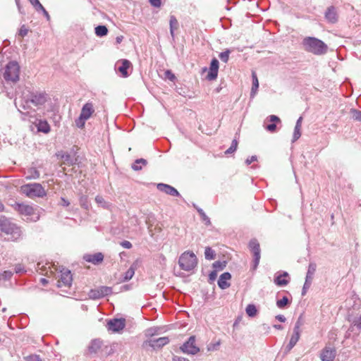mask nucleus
Returning <instances> with one entry per match:
<instances>
[{
  "label": "nucleus",
  "mask_w": 361,
  "mask_h": 361,
  "mask_svg": "<svg viewBox=\"0 0 361 361\" xmlns=\"http://www.w3.org/2000/svg\"><path fill=\"white\" fill-rule=\"evenodd\" d=\"M48 95L43 92H31L29 89L25 88L23 90L20 94H17L15 99V105L18 111L23 113L31 108V104L37 106L44 104L47 100Z\"/></svg>",
  "instance_id": "1"
},
{
  "label": "nucleus",
  "mask_w": 361,
  "mask_h": 361,
  "mask_svg": "<svg viewBox=\"0 0 361 361\" xmlns=\"http://www.w3.org/2000/svg\"><path fill=\"white\" fill-rule=\"evenodd\" d=\"M0 233L6 240L16 241L22 238L21 228L8 219H0Z\"/></svg>",
  "instance_id": "2"
},
{
  "label": "nucleus",
  "mask_w": 361,
  "mask_h": 361,
  "mask_svg": "<svg viewBox=\"0 0 361 361\" xmlns=\"http://www.w3.org/2000/svg\"><path fill=\"white\" fill-rule=\"evenodd\" d=\"M305 51L315 55H322L327 51V45L322 40L312 37H307L302 40Z\"/></svg>",
  "instance_id": "3"
},
{
  "label": "nucleus",
  "mask_w": 361,
  "mask_h": 361,
  "mask_svg": "<svg viewBox=\"0 0 361 361\" xmlns=\"http://www.w3.org/2000/svg\"><path fill=\"white\" fill-rule=\"evenodd\" d=\"M4 79L8 82H16L19 80L20 66L16 61H10L6 67L1 70Z\"/></svg>",
  "instance_id": "4"
},
{
  "label": "nucleus",
  "mask_w": 361,
  "mask_h": 361,
  "mask_svg": "<svg viewBox=\"0 0 361 361\" xmlns=\"http://www.w3.org/2000/svg\"><path fill=\"white\" fill-rule=\"evenodd\" d=\"M178 264L181 269L190 271L194 269L197 264V257L192 252L185 251L179 257Z\"/></svg>",
  "instance_id": "5"
},
{
  "label": "nucleus",
  "mask_w": 361,
  "mask_h": 361,
  "mask_svg": "<svg viewBox=\"0 0 361 361\" xmlns=\"http://www.w3.org/2000/svg\"><path fill=\"white\" fill-rule=\"evenodd\" d=\"M20 192L25 195L27 197H43L46 195V191L40 183H29L23 185L20 187Z\"/></svg>",
  "instance_id": "6"
},
{
  "label": "nucleus",
  "mask_w": 361,
  "mask_h": 361,
  "mask_svg": "<svg viewBox=\"0 0 361 361\" xmlns=\"http://www.w3.org/2000/svg\"><path fill=\"white\" fill-rule=\"evenodd\" d=\"M14 208L20 214L30 217L31 220L37 221L39 219V215H35L34 208L29 204L17 203Z\"/></svg>",
  "instance_id": "7"
},
{
  "label": "nucleus",
  "mask_w": 361,
  "mask_h": 361,
  "mask_svg": "<svg viewBox=\"0 0 361 361\" xmlns=\"http://www.w3.org/2000/svg\"><path fill=\"white\" fill-rule=\"evenodd\" d=\"M112 293V288L109 286H100L95 289H92L89 292V297L91 299L97 300L104 296L111 295Z\"/></svg>",
  "instance_id": "8"
},
{
  "label": "nucleus",
  "mask_w": 361,
  "mask_h": 361,
  "mask_svg": "<svg viewBox=\"0 0 361 361\" xmlns=\"http://www.w3.org/2000/svg\"><path fill=\"white\" fill-rule=\"evenodd\" d=\"M73 277L71 271L63 268L60 270V276L58 280V287H70L72 284Z\"/></svg>",
  "instance_id": "9"
},
{
  "label": "nucleus",
  "mask_w": 361,
  "mask_h": 361,
  "mask_svg": "<svg viewBox=\"0 0 361 361\" xmlns=\"http://www.w3.org/2000/svg\"><path fill=\"white\" fill-rule=\"evenodd\" d=\"M249 248L253 253V269H255L261 258L259 243L256 239H252L249 243Z\"/></svg>",
  "instance_id": "10"
},
{
  "label": "nucleus",
  "mask_w": 361,
  "mask_h": 361,
  "mask_svg": "<svg viewBox=\"0 0 361 361\" xmlns=\"http://www.w3.org/2000/svg\"><path fill=\"white\" fill-rule=\"evenodd\" d=\"M183 353L189 355H196L200 348L195 345V337L190 336L188 340L180 347Z\"/></svg>",
  "instance_id": "11"
},
{
  "label": "nucleus",
  "mask_w": 361,
  "mask_h": 361,
  "mask_svg": "<svg viewBox=\"0 0 361 361\" xmlns=\"http://www.w3.org/2000/svg\"><path fill=\"white\" fill-rule=\"evenodd\" d=\"M316 268H317V265L315 263H314V262L310 263L308 269H307V275H306L305 282L304 283L303 288H302V295H303L305 294L306 289H308L311 286L313 276L316 271Z\"/></svg>",
  "instance_id": "12"
},
{
  "label": "nucleus",
  "mask_w": 361,
  "mask_h": 361,
  "mask_svg": "<svg viewBox=\"0 0 361 361\" xmlns=\"http://www.w3.org/2000/svg\"><path fill=\"white\" fill-rule=\"evenodd\" d=\"M126 326L125 319H113L108 322L107 329L113 332H118L124 329Z\"/></svg>",
  "instance_id": "13"
},
{
  "label": "nucleus",
  "mask_w": 361,
  "mask_h": 361,
  "mask_svg": "<svg viewBox=\"0 0 361 361\" xmlns=\"http://www.w3.org/2000/svg\"><path fill=\"white\" fill-rule=\"evenodd\" d=\"M276 123H281V119L275 115L269 116L264 120L265 129L270 133H274L276 130Z\"/></svg>",
  "instance_id": "14"
},
{
  "label": "nucleus",
  "mask_w": 361,
  "mask_h": 361,
  "mask_svg": "<svg viewBox=\"0 0 361 361\" xmlns=\"http://www.w3.org/2000/svg\"><path fill=\"white\" fill-rule=\"evenodd\" d=\"M336 349L331 346H326L322 351L320 357L322 361H333L336 357Z\"/></svg>",
  "instance_id": "15"
},
{
  "label": "nucleus",
  "mask_w": 361,
  "mask_h": 361,
  "mask_svg": "<svg viewBox=\"0 0 361 361\" xmlns=\"http://www.w3.org/2000/svg\"><path fill=\"white\" fill-rule=\"evenodd\" d=\"M169 343V338L166 336L158 338H152L147 341L148 345L153 348H160Z\"/></svg>",
  "instance_id": "16"
},
{
  "label": "nucleus",
  "mask_w": 361,
  "mask_h": 361,
  "mask_svg": "<svg viewBox=\"0 0 361 361\" xmlns=\"http://www.w3.org/2000/svg\"><path fill=\"white\" fill-rule=\"evenodd\" d=\"M157 188L159 190H160L167 195H171L173 197L180 196V193L178 192V191L175 188H173L169 185L164 184V183H158L157 185Z\"/></svg>",
  "instance_id": "17"
},
{
  "label": "nucleus",
  "mask_w": 361,
  "mask_h": 361,
  "mask_svg": "<svg viewBox=\"0 0 361 361\" xmlns=\"http://www.w3.org/2000/svg\"><path fill=\"white\" fill-rule=\"evenodd\" d=\"M219 70V61L216 59H213L210 63L209 71L207 74V78L209 80H215L218 75Z\"/></svg>",
  "instance_id": "18"
},
{
  "label": "nucleus",
  "mask_w": 361,
  "mask_h": 361,
  "mask_svg": "<svg viewBox=\"0 0 361 361\" xmlns=\"http://www.w3.org/2000/svg\"><path fill=\"white\" fill-rule=\"evenodd\" d=\"M118 71L122 74L123 77H128V69L130 67L131 63L127 59H121L117 61L116 64Z\"/></svg>",
  "instance_id": "19"
},
{
  "label": "nucleus",
  "mask_w": 361,
  "mask_h": 361,
  "mask_svg": "<svg viewBox=\"0 0 361 361\" xmlns=\"http://www.w3.org/2000/svg\"><path fill=\"white\" fill-rule=\"evenodd\" d=\"M94 107L92 102H87L83 105L80 111V116L88 120L94 113Z\"/></svg>",
  "instance_id": "20"
},
{
  "label": "nucleus",
  "mask_w": 361,
  "mask_h": 361,
  "mask_svg": "<svg viewBox=\"0 0 361 361\" xmlns=\"http://www.w3.org/2000/svg\"><path fill=\"white\" fill-rule=\"evenodd\" d=\"M85 261L97 264L102 262L104 259V255L101 252H97L93 255H86L84 256Z\"/></svg>",
  "instance_id": "21"
},
{
  "label": "nucleus",
  "mask_w": 361,
  "mask_h": 361,
  "mask_svg": "<svg viewBox=\"0 0 361 361\" xmlns=\"http://www.w3.org/2000/svg\"><path fill=\"white\" fill-rule=\"evenodd\" d=\"M231 278V275L228 272H224L222 274L218 281V285L221 289H226L230 286V283L228 282Z\"/></svg>",
  "instance_id": "22"
},
{
  "label": "nucleus",
  "mask_w": 361,
  "mask_h": 361,
  "mask_svg": "<svg viewBox=\"0 0 361 361\" xmlns=\"http://www.w3.org/2000/svg\"><path fill=\"white\" fill-rule=\"evenodd\" d=\"M103 348V343L102 341L99 339L93 340L90 346H89V351L91 353H98L102 352V349Z\"/></svg>",
  "instance_id": "23"
},
{
  "label": "nucleus",
  "mask_w": 361,
  "mask_h": 361,
  "mask_svg": "<svg viewBox=\"0 0 361 361\" xmlns=\"http://www.w3.org/2000/svg\"><path fill=\"white\" fill-rule=\"evenodd\" d=\"M288 276V274L283 272L282 274H279L275 277L274 283L279 286H285L289 283L288 279H286Z\"/></svg>",
  "instance_id": "24"
},
{
  "label": "nucleus",
  "mask_w": 361,
  "mask_h": 361,
  "mask_svg": "<svg viewBox=\"0 0 361 361\" xmlns=\"http://www.w3.org/2000/svg\"><path fill=\"white\" fill-rule=\"evenodd\" d=\"M300 331H293V335L291 336L290 341L286 347V349L287 351H290L296 345L297 342L300 339Z\"/></svg>",
  "instance_id": "25"
},
{
  "label": "nucleus",
  "mask_w": 361,
  "mask_h": 361,
  "mask_svg": "<svg viewBox=\"0 0 361 361\" xmlns=\"http://www.w3.org/2000/svg\"><path fill=\"white\" fill-rule=\"evenodd\" d=\"M302 116L299 117V118L297 120V122H296V124L295 126V129H294V132H293V140H292L293 142L298 140L300 138V137L301 136L300 129H301V126H302Z\"/></svg>",
  "instance_id": "26"
},
{
  "label": "nucleus",
  "mask_w": 361,
  "mask_h": 361,
  "mask_svg": "<svg viewBox=\"0 0 361 361\" xmlns=\"http://www.w3.org/2000/svg\"><path fill=\"white\" fill-rule=\"evenodd\" d=\"M326 19L331 23H334L337 20L336 13L334 8L331 7L327 9L325 13Z\"/></svg>",
  "instance_id": "27"
},
{
  "label": "nucleus",
  "mask_w": 361,
  "mask_h": 361,
  "mask_svg": "<svg viewBox=\"0 0 361 361\" xmlns=\"http://www.w3.org/2000/svg\"><path fill=\"white\" fill-rule=\"evenodd\" d=\"M169 26H170V34L171 35V37L173 39H174V37H175L174 30H176L178 27V22L174 16H170Z\"/></svg>",
  "instance_id": "28"
},
{
  "label": "nucleus",
  "mask_w": 361,
  "mask_h": 361,
  "mask_svg": "<svg viewBox=\"0 0 361 361\" xmlns=\"http://www.w3.org/2000/svg\"><path fill=\"white\" fill-rule=\"evenodd\" d=\"M95 202L97 204L99 207H101L106 209H110L111 208V203L109 202H106L104 198L101 195H97L95 197Z\"/></svg>",
  "instance_id": "29"
},
{
  "label": "nucleus",
  "mask_w": 361,
  "mask_h": 361,
  "mask_svg": "<svg viewBox=\"0 0 361 361\" xmlns=\"http://www.w3.org/2000/svg\"><path fill=\"white\" fill-rule=\"evenodd\" d=\"M26 174L27 180L37 179L39 178L40 176L39 172L37 171L36 168L34 167L28 169Z\"/></svg>",
  "instance_id": "30"
},
{
  "label": "nucleus",
  "mask_w": 361,
  "mask_h": 361,
  "mask_svg": "<svg viewBox=\"0 0 361 361\" xmlns=\"http://www.w3.org/2000/svg\"><path fill=\"white\" fill-rule=\"evenodd\" d=\"M37 126L39 132L48 133L50 131V126L46 121L39 120Z\"/></svg>",
  "instance_id": "31"
},
{
  "label": "nucleus",
  "mask_w": 361,
  "mask_h": 361,
  "mask_svg": "<svg viewBox=\"0 0 361 361\" xmlns=\"http://www.w3.org/2000/svg\"><path fill=\"white\" fill-rule=\"evenodd\" d=\"M116 345L115 343L110 345H103L101 355L104 356H109L113 354L116 350Z\"/></svg>",
  "instance_id": "32"
},
{
  "label": "nucleus",
  "mask_w": 361,
  "mask_h": 361,
  "mask_svg": "<svg viewBox=\"0 0 361 361\" xmlns=\"http://www.w3.org/2000/svg\"><path fill=\"white\" fill-rule=\"evenodd\" d=\"M147 161L145 159H136L134 164L132 165V169L135 171H140L142 169V166H146Z\"/></svg>",
  "instance_id": "33"
},
{
  "label": "nucleus",
  "mask_w": 361,
  "mask_h": 361,
  "mask_svg": "<svg viewBox=\"0 0 361 361\" xmlns=\"http://www.w3.org/2000/svg\"><path fill=\"white\" fill-rule=\"evenodd\" d=\"M252 90H251V96L254 97L257 91L258 87H259V82H258L257 75L255 72H252Z\"/></svg>",
  "instance_id": "34"
},
{
  "label": "nucleus",
  "mask_w": 361,
  "mask_h": 361,
  "mask_svg": "<svg viewBox=\"0 0 361 361\" xmlns=\"http://www.w3.org/2000/svg\"><path fill=\"white\" fill-rule=\"evenodd\" d=\"M108 33V29L105 25H98L95 27V34L98 37H104Z\"/></svg>",
  "instance_id": "35"
},
{
  "label": "nucleus",
  "mask_w": 361,
  "mask_h": 361,
  "mask_svg": "<svg viewBox=\"0 0 361 361\" xmlns=\"http://www.w3.org/2000/svg\"><path fill=\"white\" fill-rule=\"evenodd\" d=\"M80 205L86 210H88L90 207V203L89 202V200L87 196L82 195L80 197Z\"/></svg>",
  "instance_id": "36"
},
{
  "label": "nucleus",
  "mask_w": 361,
  "mask_h": 361,
  "mask_svg": "<svg viewBox=\"0 0 361 361\" xmlns=\"http://www.w3.org/2000/svg\"><path fill=\"white\" fill-rule=\"evenodd\" d=\"M246 314L251 317H255L257 314V308L255 305L250 304L246 307Z\"/></svg>",
  "instance_id": "37"
},
{
  "label": "nucleus",
  "mask_w": 361,
  "mask_h": 361,
  "mask_svg": "<svg viewBox=\"0 0 361 361\" xmlns=\"http://www.w3.org/2000/svg\"><path fill=\"white\" fill-rule=\"evenodd\" d=\"M215 255V252L210 247H207L205 248L204 256L207 259H214Z\"/></svg>",
  "instance_id": "38"
},
{
  "label": "nucleus",
  "mask_w": 361,
  "mask_h": 361,
  "mask_svg": "<svg viewBox=\"0 0 361 361\" xmlns=\"http://www.w3.org/2000/svg\"><path fill=\"white\" fill-rule=\"evenodd\" d=\"M289 303H290V301L286 296H283L282 299L278 300L276 301V305L280 309L284 308Z\"/></svg>",
  "instance_id": "39"
},
{
  "label": "nucleus",
  "mask_w": 361,
  "mask_h": 361,
  "mask_svg": "<svg viewBox=\"0 0 361 361\" xmlns=\"http://www.w3.org/2000/svg\"><path fill=\"white\" fill-rule=\"evenodd\" d=\"M135 274V269L130 267L127 271L124 274L123 279L125 281H129L133 278Z\"/></svg>",
  "instance_id": "40"
},
{
  "label": "nucleus",
  "mask_w": 361,
  "mask_h": 361,
  "mask_svg": "<svg viewBox=\"0 0 361 361\" xmlns=\"http://www.w3.org/2000/svg\"><path fill=\"white\" fill-rule=\"evenodd\" d=\"M350 114L352 118L357 121H359L361 123V111L356 110V109H351L350 110Z\"/></svg>",
  "instance_id": "41"
},
{
  "label": "nucleus",
  "mask_w": 361,
  "mask_h": 361,
  "mask_svg": "<svg viewBox=\"0 0 361 361\" xmlns=\"http://www.w3.org/2000/svg\"><path fill=\"white\" fill-rule=\"evenodd\" d=\"M198 213L200 214L202 220L204 222L206 225H209L211 224L209 218L206 215L204 211L202 209H197Z\"/></svg>",
  "instance_id": "42"
},
{
  "label": "nucleus",
  "mask_w": 361,
  "mask_h": 361,
  "mask_svg": "<svg viewBox=\"0 0 361 361\" xmlns=\"http://www.w3.org/2000/svg\"><path fill=\"white\" fill-rule=\"evenodd\" d=\"M213 267L216 270H223L226 267V262L216 261L213 264Z\"/></svg>",
  "instance_id": "43"
},
{
  "label": "nucleus",
  "mask_w": 361,
  "mask_h": 361,
  "mask_svg": "<svg viewBox=\"0 0 361 361\" xmlns=\"http://www.w3.org/2000/svg\"><path fill=\"white\" fill-rule=\"evenodd\" d=\"M86 121L87 120L80 115V116L75 120V123L78 128H82L85 126Z\"/></svg>",
  "instance_id": "44"
},
{
  "label": "nucleus",
  "mask_w": 361,
  "mask_h": 361,
  "mask_svg": "<svg viewBox=\"0 0 361 361\" xmlns=\"http://www.w3.org/2000/svg\"><path fill=\"white\" fill-rule=\"evenodd\" d=\"M237 146H238V141L235 139H234L232 141L231 147L225 152V153L226 154H232L233 152H234L236 150Z\"/></svg>",
  "instance_id": "45"
},
{
  "label": "nucleus",
  "mask_w": 361,
  "mask_h": 361,
  "mask_svg": "<svg viewBox=\"0 0 361 361\" xmlns=\"http://www.w3.org/2000/svg\"><path fill=\"white\" fill-rule=\"evenodd\" d=\"M220 345H221L220 341H218L216 343H211L207 346V350L208 351H215V350H217L219 349Z\"/></svg>",
  "instance_id": "46"
},
{
  "label": "nucleus",
  "mask_w": 361,
  "mask_h": 361,
  "mask_svg": "<svg viewBox=\"0 0 361 361\" xmlns=\"http://www.w3.org/2000/svg\"><path fill=\"white\" fill-rule=\"evenodd\" d=\"M62 159L63 160L64 164H67L68 165L73 164V159L71 157V156L68 154H65L62 155Z\"/></svg>",
  "instance_id": "47"
},
{
  "label": "nucleus",
  "mask_w": 361,
  "mask_h": 361,
  "mask_svg": "<svg viewBox=\"0 0 361 361\" xmlns=\"http://www.w3.org/2000/svg\"><path fill=\"white\" fill-rule=\"evenodd\" d=\"M229 54H230V51L229 50H226L225 51H223L221 52L220 54H219V58L220 59L226 63L228 60V58H229Z\"/></svg>",
  "instance_id": "48"
},
{
  "label": "nucleus",
  "mask_w": 361,
  "mask_h": 361,
  "mask_svg": "<svg viewBox=\"0 0 361 361\" xmlns=\"http://www.w3.org/2000/svg\"><path fill=\"white\" fill-rule=\"evenodd\" d=\"M302 324H303V321H302V317L300 316L298 319L297 322H295V326L293 328V331H300V327L302 326Z\"/></svg>",
  "instance_id": "49"
},
{
  "label": "nucleus",
  "mask_w": 361,
  "mask_h": 361,
  "mask_svg": "<svg viewBox=\"0 0 361 361\" xmlns=\"http://www.w3.org/2000/svg\"><path fill=\"white\" fill-rule=\"evenodd\" d=\"M26 361H41L39 356L31 355L25 357Z\"/></svg>",
  "instance_id": "50"
},
{
  "label": "nucleus",
  "mask_w": 361,
  "mask_h": 361,
  "mask_svg": "<svg viewBox=\"0 0 361 361\" xmlns=\"http://www.w3.org/2000/svg\"><path fill=\"white\" fill-rule=\"evenodd\" d=\"M28 33V29L26 27L25 25H22L19 30V35H20L21 37H25L27 35Z\"/></svg>",
  "instance_id": "51"
},
{
  "label": "nucleus",
  "mask_w": 361,
  "mask_h": 361,
  "mask_svg": "<svg viewBox=\"0 0 361 361\" xmlns=\"http://www.w3.org/2000/svg\"><path fill=\"white\" fill-rule=\"evenodd\" d=\"M149 1L155 8H159L161 6V0H149Z\"/></svg>",
  "instance_id": "52"
},
{
  "label": "nucleus",
  "mask_w": 361,
  "mask_h": 361,
  "mask_svg": "<svg viewBox=\"0 0 361 361\" xmlns=\"http://www.w3.org/2000/svg\"><path fill=\"white\" fill-rule=\"evenodd\" d=\"M33 7L37 12L42 13L45 10L44 7L41 4L40 2L37 3L36 5H35Z\"/></svg>",
  "instance_id": "53"
},
{
  "label": "nucleus",
  "mask_w": 361,
  "mask_h": 361,
  "mask_svg": "<svg viewBox=\"0 0 361 361\" xmlns=\"http://www.w3.org/2000/svg\"><path fill=\"white\" fill-rule=\"evenodd\" d=\"M33 7L37 12L42 13L45 10L44 7L41 4L40 2L37 3L36 5H35Z\"/></svg>",
  "instance_id": "54"
},
{
  "label": "nucleus",
  "mask_w": 361,
  "mask_h": 361,
  "mask_svg": "<svg viewBox=\"0 0 361 361\" xmlns=\"http://www.w3.org/2000/svg\"><path fill=\"white\" fill-rule=\"evenodd\" d=\"M121 246L126 249H130L132 247V243L128 240H124L121 243Z\"/></svg>",
  "instance_id": "55"
},
{
  "label": "nucleus",
  "mask_w": 361,
  "mask_h": 361,
  "mask_svg": "<svg viewBox=\"0 0 361 361\" xmlns=\"http://www.w3.org/2000/svg\"><path fill=\"white\" fill-rule=\"evenodd\" d=\"M217 276V272L216 270L212 271L209 274V279L210 281H213L216 279Z\"/></svg>",
  "instance_id": "56"
},
{
  "label": "nucleus",
  "mask_w": 361,
  "mask_h": 361,
  "mask_svg": "<svg viewBox=\"0 0 361 361\" xmlns=\"http://www.w3.org/2000/svg\"><path fill=\"white\" fill-rule=\"evenodd\" d=\"M257 161V157L256 156H252L249 158H247L245 161V163L247 165H249L251 163H252L253 161Z\"/></svg>",
  "instance_id": "57"
},
{
  "label": "nucleus",
  "mask_w": 361,
  "mask_h": 361,
  "mask_svg": "<svg viewBox=\"0 0 361 361\" xmlns=\"http://www.w3.org/2000/svg\"><path fill=\"white\" fill-rule=\"evenodd\" d=\"M353 324L358 329H361V315L356 320L353 321Z\"/></svg>",
  "instance_id": "58"
},
{
  "label": "nucleus",
  "mask_w": 361,
  "mask_h": 361,
  "mask_svg": "<svg viewBox=\"0 0 361 361\" xmlns=\"http://www.w3.org/2000/svg\"><path fill=\"white\" fill-rule=\"evenodd\" d=\"M166 75L167 76V78L170 80H173L175 79V76L170 71H167L166 72Z\"/></svg>",
  "instance_id": "59"
},
{
  "label": "nucleus",
  "mask_w": 361,
  "mask_h": 361,
  "mask_svg": "<svg viewBox=\"0 0 361 361\" xmlns=\"http://www.w3.org/2000/svg\"><path fill=\"white\" fill-rule=\"evenodd\" d=\"M173 361H189V360L185 357L175 356L173 358Z\"/></svg>",
  "instance_id": "60"
},
{
  "label": "nucleus",
  "mask_w": 361,
  "mask_h": 361,
  "mask_svg": "<svg viewBox=\"0 0 361 361\" xmlns=\"http://www.w3.org/2000/svg\"><path fill=\"white\" fill-rule=\"evenodd\" d=\"M61 204L64 206V207H68L70 204L69 201L67 200L66 199L63 198V197L61 198Z\"/></svg>",
  "instance_id": "61"
},
{
  "label": "nucleus",
  "mask_w": 361,
  "mask_h": 361,
  "mask_svg": "<svg viewBox=\"0 0 361 361\" xmlns=\"http://www.w3.org/2000/svg\"><path fill=\"white\" fill-rule=\"evenodd\" d=\"M276 319L281 322H285L286 320V317L282 314H279L276 316Z\"/></svg>",
  "instance_id": "62"
},
{
  "label": "nucleus",
  "mask_w": 361,
  "mask_h": 361,
  "mask_svg": "<svg viewBox=\"0 0 361 361\" xmlns=\"http://www.w3.org/2000/svg\"><path fill=\"white\" fill-rule=\"evenodd\" d=\"M42 13L44 16V17L47 18V20H50V16L46 9L42 12Z\"/></svg>",
  "instance_id": "63"
},
{
  "label": "nucleus",
  "mask_w": 361,
  "mask_h": 361,
  "mask_svg": "<svg viewBox=\"0 0 361 361\" xmlns=\"http://www.w3.org/2000/svg\"><path fill=\"white\" fill-rule=\"evenodd\" d=\"M123 39V36H118V37H116V43L117 44H120L122 42Z\"/></svg>",
  "instance_id": "64"
}]
</instances>
